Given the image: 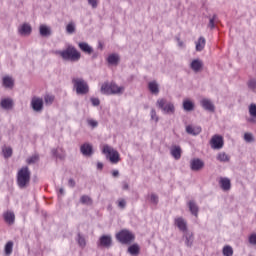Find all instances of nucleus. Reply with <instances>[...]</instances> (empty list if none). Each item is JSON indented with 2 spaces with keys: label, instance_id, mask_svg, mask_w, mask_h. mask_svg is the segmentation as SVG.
Returning <instances> with one entry per match:
<instances>
[{
  "label": "nucleus",
  "instance_id": "f257e3e1",
  "mask_svg": "<svg viewBox=\"0 0 256 256\" xmlns=\"http://www.w3.org/2000/svg\"><path fill=\"white\" fill-rule=\"evenodd\" d=\"M29 183H31V170L28 166H24L17 173V185L20 189H27Z\"/></svg>",
  "mask_w": 256,
  "mask_h": 256
},
{
  "label": "nucleus",
  "instance_id": "f03ea898",
  "mask_svg": "<svg viewBox=\"0 0 256 256\" xmlns=\"http://www.w3.org/2000/svg\"><path fill=\"white\" fill-rule=\"evenodd\" d=\"M60 55L64 61H79L81 59V53L77 51L73 45H69L65 50H60L56 52Z\"/></svg>",
  "mask_w": 256,
  "mask_h": 256
},
{
  "label": "nucleus",
  "instance_id": "7ed1b4c3",
  "mask_svg": "<svg viewBox=\"0 0 256 256\" xmlns=\"http://www.w3.org/2000/svg\"><path fill=\"white\" fill-rule=\"evenodd\" d=\"M156 107L162 111L164 115H175V104L167 101L165 98H159L156 101Z\"/></svg>",
  "mask_w": 256,
  "mask_h": 256
},
{
  "label": "nucleus",
  "instance_id": "20e7f679",
  "mask_svg": "<svg viewBox=\"0 0 256 256\" xmlns=\"http://www.w3.org/2000/svg\"><path fill=\"white\" fill-rule=\"evenodd\" d=\"M72 83L77 95H87L89 93V84L83 78H73Z\"/></svg>",
  "mask_w": 256,
  "mask_h": 256
},
{
  "label": "nucleus",
  "instance_id": "39448f33",
  "mask_svg": "<svg viewBox=\"0 0 256 256\" xmlns=\"http://www.w3.org/2000/svg\"><path fill=\"white\" fill-rule=\"evenodd\" d=\"M102 153L106 156V159H109L110 163L117 164L121 161L119 152L107 144L103 146Z\"/></svg>",
  "mask_w": 256,
  "mask_h": 256
},
{
  "label": "nucleus",
  "instance_id": "423d86ee",
  "mask_svg": "<svg viewBox=\"0 0 256 256\" xmlns=\"http://www.w3.org/2000/svg\"><path fill=\"white\" fill-rule=\"evenodd\" d=\"M116 239L123 245H129L135 241V236L128 230H122L116 234Z\"/></svg>",
  "mask_w": 256,
  "mask_h": 256
},
{
  "label": "nucleus",
  "instance_id": "0eeeda50",
  "mask_svg": "<svg viewBox=\"0 0 256 256\" xmlns=\"http://www.w3.org/2000/svg\"><path fill=\"white\" fill-rule=\"evenodd\" d=\"M113 246V237L110 234L102 235L97 241V247H103L104 249H110Z\"/></svg>",
  "mask_w": 256,
  "mask_h": 256
},
{
  "label": "nucleus",
  "instance_id": "6e6552de",
  "mask_svg": "<svg viewBox=\"0 0 256 256\" xmlns=\"http://www.w3.org/2000/svg\"><path fill=\"white\" fill-rule=\"evenodd\" d=\"M30 106L33 109V111H35V113H41V111H43V107H44L43 98L34 96L31 99Z\"/></svg>",
  "mask_w": 256,
  "mask_h": 256
},
{
  "label": "nucleus",
  "instance_id": "1a4fd4ad",
  "mask_svg": "<svg viewBox=\"0 0 256 256\" xmlns=\"http://www.w3.org/2000/svg\"><path fill=\"white\" fill-rule=\"evenodd\" d=\"M223 145H225L223 136L217 134L212 136L210 140L211 149H223Z\"/></svg>",
  "mask_w": 256,
  "mask_h": 256
},
{
  "label": "nucleus",
  "instance_id": "9d476101",
  "mask_svg": "<svg viewBox=\"0 0 256 256\" xmlns=\"http://www.w3.org/2000/svg\"><path fill=\"white\" fill-rule=\"evenodd\" d=\"M174 225L181 231L182 233H185L189 231V228L187 227V220L183 217H176L174 219Z\"/></svg>",
  "mask_w": 256,
  "mask_h": 256
},
{
  "label": "nucleus",
  "instance_id": "9b49d317",
  "mask_svg": "<svg viewBox=\"0 0 256 256\" xmlns=\"http://www.w3.org/2000/svg\"><path fill=\"white\" fill-rule=\"evenodd\" d=\"M200 105L202 108H204L205 111H209L210 113H215V104H213V101L208 98H203L200 101Z\"/></svg>",
  "mask_w": 256,
  "mask_h": 256
},
{
  "label": "nucleus",
  "instance_id": "f8f14e48",
  "mask_svg": "<svg viewBox=\"0 0 256 256\" xmlns=\"http://www.w3.org/2000/svg\"><path fill=\"white\" fill-rule=\"evenodd\" d=\"M80 152L84 157H91L93 155V145L86 142L80 146Z\"/></svg>",
  "mask_w": 256,
  "mask_h": 256
},
{
  "label": "nucleus",
  "instance_id": "ddd939ff",
  "mask_svg": "<svg viewBox=\"0 0 256 256\" xmlns=\"http://www.w3.org/2000/svg\"><path fill=\"white\" fill-rule=\"evenodd\" d=\"M183 239L186 247H193V242L195 241V236L193 232L187 230L186 232H183Z\"/></svg>",
  "mask_w": 256,
  "mask_h": 256
},
{
  "label": "nucleus",
  "instance_id": "4468645a",
  "mask_svg": "<svg viewBox=\"0 0 256 256\" xmlns=\"http://www.w3.org/2000/svg\"><path fill=\"white\" fill-rule=\"evenodd\" d=\"M190 69L194 71V73H200V71H203L202 60L199 58L192 60V62L190 63Z\"/></svg>",
  "mask_w": 256,
  "mask_h": 256
},
{
  "label": "nucleus",
  "instance_id": "2eb2a0df",
  "mask_svg": "<svg viewBox=\"0 0 256 256\" xmlns=\"http://www.w3.org/2000/svg\"><path fill=\"white\" fill-rule=\"evenodd\" d=\"M203 167H205V163L199 158L190 161V168L192 171H201Z\"/></svg>",
  "mask_w": 256,
  "mask_h": 256
},
{
  "label": "nucleus",
  "instance_id": "dca6fc26",
  "mask_svg": "<svg viewBox=\"0 0 256 256\" xmlns=\"http://www.w3.org/2000/svg\"><path fill=\"white\" fill-rule=\"evenodd\" d=\"M13 105H15V103L13 102V99H11V98H3L0 101V107H1V109H4L5 111H11V109H13Z\"/></svg>",
  "mask_w": 256,
  "mask_h": 256
},
{
  "label": "nucleus",
  "instance_id": "f3484780",
  "mask_svg": "<svg viewBox=\"0 0 256 256\" xmlns=\"http://www.w3.org/2000/svg\"><path fill=\"white\" fill-rule=\"evenodd\" d=\"M51 153L53 157H55L56 159H60L62 161L66 157L65 150L62 147L52 148Z\"/></svg>",
  "mask_w": 256,
  "mask_h": 256
},
{
  "label": "nucleus",
  "instance_id": "a211bd4d",
  "mask_svg": "<svg viewBox=\"0 0 256 256\" xmlns=\"http://www.w3.org/2000/svg\"><path fill=\"white\" fill-rule=\"evenodd\" d=\"M125 93V87L119 86L115 83H111L110 95H123Z\"/></svg>",
  "mask_w": 256,
  "mask_h": 256
},
{
  "label": "nucleus",
  "instance_id": "6ab92c4d",
  "mask_svg": "<svg viewBox=\"0 0 256 256\" xmlns=\"http://www.w3.org/2000/svg\"><path fill=\"white\" fill-rule=\"evenodd\" d=\"M183 151L181 150V146L174 145L170 149V154L172 155L173 158L176 159V161H179L181 159V153Z\"/></svg>",
  "mask_w": 256,
  "mask_h": 256
},
{
  "label": "nucleus",
  "instance_id": "aec40b11",
  "mask_svg": "<svg viewBox=\"0 0 256 256\" xmlns=\"http://www.w3.org/2000/svg\"><path fill=\"white\" fill-rule=\"evenodd\" d=\"M31 25L24 23L22 24L19 28H18V33H20V35L22 36H27V35H31Z\"/></svg>",
  "mask_w": 256,
  "mask_h": 256
},
{
  "label": "nucleus",
  "instance_id": "412c9836",
  "mask_svg": "<svg viewBox=\"0 0 256 256\" xmlns=\"http://www.w3.org/2000/svg\"><path fill=\"white\" fill-rule=\"evenodd\" d=\"M2 85L6 89H13L15 81L13 80V78H11V76H4L2 79Z\"/></svg>",
  "mask_w": 256,
  "mask_h": 256
},
{
  "label": "nucleus",
  "instance_id": "4be33fe9",
  "mask_svg": "<svg viewBox=\"0 0 256 256\" xmlns=\"http://www.w3.org/2000/svg\"><path fill=\"white\" fill-rule=\"evenodd\" d=\"M186 133H188V135L197 136L201 133V126L188 125L186 126Z\"/></svg>",
  "mask_w": 256,
  "mask_h": 256
},
{
  "label": "nucleus",
  "instance_id": "5701e85b",
  "mask_svg": "<svg viewBox=\"0 0 256 256\" xmlns=\"http://www.w3.org/2000/svg\"><path fill=\"white\" fill-rule=\"evenodd\" d=\"M188 209L190 213L194 215V217L199 215V206H197V203L194 200H190L188 202Z\"/></svg>",
  "mask_w": 256,
  "mask_h": 256
},
{
  "label": "nucleus",
  "instance_id": "b1692460",
  "mask_svg": "<svg viewBox=\"0 0 256 256\" xmlns=\"http://www.w3.org/2000/svg\"><path fill=\"white\" fill-rule=\"evenodd\" d=\"M219 185L222 190L229 191L231 189V180L229 178H220Z\"/></svg>",
  "mask_w": 256,
  "mask_h": 256
},
{
  "label": "nucleus",
  "instance_id": "393cba45",
  "mask_svg": "<svg viewBox=\"0 0 256 256\" xmlns=\"http://www.w3.org/2000/svg\"><path fill=\"white\" fill-rule=\"evenodd\" d=\"M79 49L83 51V53H87V55H91L93 53V47H91L88 43L86 42H80L78 44Z\"/></svg>",
  "mask_w": 256,
  "mask_h": 256
},
{
  "label": "nucleus",
  "instance_id": "a878e982",
  "mask_svg": "<svg viewBox=\"0 0 256 256\" xmlns=\"http://www.w3.org/2000/svg\"><path fill=\"white\" fill-rule=\"evenodd\" d=\"M148 89L152 95H159V84L157 81H152L148 83Z\"/></svg>",
  "mask_w": 256,
  "mask_h": 256
},
{
  "label": "nucleus",
  "instance_id": "bb28decb",
  "mask_svg": "<svg viewBox=\"0 0 256 256\" xmlns=\"http://www.w3.org/2000/svg\"><path fill=\"white\" fill-rule=\"evenodd\" d=\"M182 107H183L184 111L191 112V111H194V109H195V103H193V101H191L189 99H186L183 101Z\"/></svg>",
  "mask_w": 256,
  "mask_h": 256
},
{
  "label": "nucleus",
  "instance_id": "cd10ccee",
  "mask_svg": "<svg viewBox=\"0 0 256 256\" xmlns=\"http://www.w3.org/2000/svg\"><path fill=\"white\" fill-rule=\"evenodd\" d=\"M216 159L217 161H220V163H229V161H231V157L225 152L218 153Z\"/></svg>",
  "mask_w": 256,
  "mask_h": 256
},
{
  "label": "nucleus",
  "instance_id": "c85d7f7f",
  "mask_svg": "<svg viewBox=\"0 0 256 256\" xmlns=\"http://www.w3.org/2000/svg\"><path fill=\"white\" fill-rule=\"evenodd\" d=\"M102 95H111V83L104 82L100 89Z\"/></svg>",
  "mask_w": 256,
  "mask_h": 256
},
{
  "label": "nucleus",
  "instance_id": "c756f323",
  "mask_svg": "<svg viewBox=\"0 0 256 256\" xmlns=\"http://www.w3.org/2000/svg\"><path fill=\"white\" fill-rule=\"evenodd\" d=\"M4 219H5L6 223H8L9 225H13L15 223V213L6 212L4 214Z\"/></svg>",
  "mask_w": 256,
  "mask_h": 256
},
{
  "label": "nucleus",
  "instance_id": "7c9ffc66",
  "mask_svg": "<svg viewBox=\"0 0 256 256\" xmlns=\"http://www.w3.org/2000/svg\"><path fill=\"white\" fill-rule=\"evenodd\" d=\"M39 31L41 37H49L51 35V28L46 25H40Z\"/></svg>",
  "mask_w": 256,
  "mask_h": 256
},
{
  "label": "nucleus",
  "instance_id": "2f4dec72",
  "mask_svg": "<svg viewBox=\"0 0 256 256\" xmlns=\"http://www.w3.org/2000/svg\"><path fill=\"white\" fill-rule=\"evenodd\" d=\"M205 37L201 36L196 42V51L201 52L205 49Z\"/></svg>",
  "mask_w": 256,
  "mask_h": 256
},
{
  "label": "nucleus",
  "instance_id": "473e14b6",
  "mask_svg": "<svg viewBox=\"0 0 256 256\" xmlns=\"http://www.w3.org/2000/svg\"><path fill=\"white\" fill-rule=\"evenodd\" d=\"M107 62L109 63V65H117L119 63V55L110 54L107 58Z\"/></svg>",
  "mask_w": 256,
  "mask_h": 256
},
{
  "label": "nucleus",
  "instance_id": "72a5a7b5",
  "mask_svg": "<svg viewBox=\"0 0 256 256\" xmlns=\"http://www.w3.org/2000/svg\"><path fill=\"white\" fill-rule=\"evenodd\" d=\"M216 23H219V17L217 16V14H214L212 17L209 18L208 28L214 29Z\"/></svg>",
  "mask_w": 256,
  "mask_h": 256
},
{
  "label": "nucleus",
  "instance_id": "f704fd0d",
  "mask_svg": "<svg viewBox=\"0 0 256 256\" xmlns=\"http://www.w3.org/2000/svg\"><path fill=\"white\" fill-rule=\"evenodd\" d=\"M76 30H77V27L75 26V22H69L66 25V33L68 35H73V33H75Z\"/></svg>",
  "mask_w": 256,
  "mask_h": 256
},
{
  "label": "nucleus",
  "instance_id": "c9c22d12",
  "mask_svg": "<svg viewBox=\"0 0 256 256\" xmlns=\"http://www.w3.org/2000/svg\"><path fill=\"white\" fill-rule=\"evenodd\" d=\"M4 253L6 256H11L13 253V241H8L4 247Z\"/></svg>",
  "mask_w": 256,
  "mask_h": 256
},
{
  "label": "nucleus",
  "instance_id": "e433bc0d",
  "mask_svg": "<svg viewBox=\"0 0 256 256\" xmlns=\"http://www.w3.org/2000/svg\"><path fill=\"white\" fill-rule=\"evenodd\" d=\"M80 203L82 205H93V199L88 195H83L80 197Z\"/></svg>",
  "mask_w": 256,
  "mask_h": 256
},
{
  "label": "nucleus",
  "instance_id": "4c0bfd02",
  "mask_svg": "<svg viewBox=\"0 0 256 256\" xmlns=\"http://www.w3.org/2000/svg\"><path fill=\"white\" fill-rule=\"evenodd\" d=\"M243 139L245 143H255V136L251 132L244 133Z\"/></svg>",
  "mask_w": 256,
  "mask_h": 256
},
{
  "label": "nucleus",
  "instance_id": "58836bf2",
  "mask_svg": "<svg viewBox=\"0 0 256 256\" xmlns=\"http://www.w3.org/2000/svg\"><path fill=\"white\" fill-rule=\"evenodd\" d=\"M139 244H133L128 248V253H130V255H139Z\"/></svg>",
  "mask_w": 256,
  "mask_h": 256
},
{
  "label": "nucleus",
  "instance_id": "ea45409f",
  "mask_svg": "<svg viewBox=\"0 0 256 256\" xmlns=\"http://www.w3.org/2000/svg\"><path fill=\"white\" fill-rule=\"evenodd\" d=\"M2 153H3L4 159H9V157H12L13 155V148L5 147L2 149Z\"/></svg>",
  "mask_w": 256,
  "mask_h": 256
},
{
  "label": "nucleus",
  "instance_id": "a19ab883",
  "mask_svg": "<svg viewBox=\"0 0 256 256\" xmlns=\"http://www.w3.org/2000/svg\"><path fill=\"white\" fill-rule=\"evenodd\" d=\"M222 253L224 256H233V247L230 245H226L222 249Z\"/></svg>",
  "mask_w": 256,
  "mask_h": 256
},
{
  "label": "nucleus",
  "instance_id": "79ce46f5",
  "mask_svg": "<svg viewBox=\"0 0 256 256\" xmlns=\"http://www.w3.org/2000/svg\"><path fill=\"white\" fill-rule=\"evenodd\" d=\"M37 161H39V154H35L31 157H29L27 160H26V163L28 165H33L34 163H37Z\"/></svg>",
  "mask_w": 256,
  "mask_h": 256
},
{
  "label": "nucleus",
  "instance_id": "37998d69",
  "mask_svg": "<svg viewBox=\"0 0 256 256\" xmlns=\"http://www.w3.org/2000/svg\"><path fill=\"white\" fill-rule=\"evenodd\" d=\"M77 242L82 248H84L87 245V241L85 240V237L81 235V233L78 234Z\"/></svg>",
  "mask_w": 256,
  "mask_h": 256
},
{
  "label": "nucleus",
  "instance_id": "c03bdc74",
  "mask_svg": "<svg viewBox=\"0 0 256 256\" xmlns=\"http://www.w3.org/2000/svg\"><path fill=\"white\" fill-rule=\"evenodd\" d=\"M55 101V96L53 95H46L44 97V103L45 105H53V102Z\"/></svg>",
  "mask_w": 256,
  "mask_h": 256
},
{
  "label": "nucleus",
  "instance_id": "a18cd8bd",
  "mask_svg": "<svg viewBox=\"0 0 256 256\" xmlns=\"http://www.w3.org/2000/svg\"><path fill=\"white\" fill-rule=\"evenodd\" d=\"M88 127H91V129H96V127H99V122L93 119H87L86 120Z\"/></svg>",
  "mask_w": 256,
  "mask_h": 256
},
{
  "label": "nucleus",
  "instance_id": "49530a36",
  "mask_svg": "<svg viewBox=\"0 0 256 256\" xmlns=\"http://www.w3.org/2000/svg\"><path fill=\"white\" fill-rule=\"evenodd\" d=\"M150 117H151V121H154L155 123H159V116H157V111H155V109H151L150 111Z\"/></svg>",
  "mask_w": 256,
  "mask_h": 256
},
{
  "label": "nucleus",
  "instance_id": "de8ad7c7",
  "mask_svg": "<svg viewBox=\"0 0 256 256\" xmlns=\"http://www.w3.org/2000/svg\"><path fill=\"white\" fill-rule=\"evenodd\" d=\"M247 86L251 91H255L256 89V79L252 78L247 82Z\"/></svg>",
  "mask_w": 256,
  "mask_h": 256
},
{
  "label": "nucleus",
  "instance_id": "09e8293b",
  "mask_svg": "<svg viewBox=\"0 0 256 256\" xmlns=\"http://www.w3.org/2000/svg\"><path fill=\"white\" fill-rule=\"evenodd\" d=\"M249 114L251 117L256 118V104H250L249 105Z\"/></svg>",
  "mask_w": 256,
  "mask_h": 256
},
{
  "label": "nucleus",
  "instance_id": "8fccbe9b",
  "mask_svg": "<svg viewBox=\"0 0 256 256\" xmlns=\"http://www.w3.org/2000/svg\"><path fill=\"white\" fill-rule=\"evenodd\" d=\"M150 202L153 203V205H157V203H159V196L156 194H151Z\"/></svg>",
  "mask_w": 256,
  "mask_h": 256
},
{
  "label": "nucleus",
  "instance_id": "3c124183",
  "mask_svg": "<svg viewBox=\"0 0 256 256\" xmlns=\"http://www.w3.org/2000/svg\"><path fill=\"white\" fill-rule=\"evenodd\" d=\"M88 5H90L92 9H97L99 0H88Z\"/></svg>",
  "mask_w": 256,
  "mask_h": 256
},
{
  "label": "nucleus",
  "instance_id": "603ef678",
  "mask_svg": "<svg viewBox=\"0 0 256 256\" xmlns=\"http://www.w3.org/2000/svg\"><path fill=\"white\" fill-rule=\"evenodd\" d=\"M118 207L120 209H125V207H127V201H125V199H119L118 200Z\"/></svg>",
  "mask_w": 256,
  "mask_h": 256
},
{
  "label": "nucleus",
  "instance_id": "864d4df0",
  "mask_svg": "<svg viewBox=\"0 0 256 256\" xmlns=\"http://www.w3.org/2000/svg\"><path fill=\"white\" fill-rule=\"evenodd\" d=\"M90 101L93 107H99V105H101V101L99 100V98H91Z\"/></svg>",
  "mask_w": 256,
  "mask_h": 256
},
{
  "label": "nucleus",
  "instance_id": "5fc2aeb1",
  "mask_svg": "<svg viewBox=\"0 0 256 256\" xmlns=\"http://www.w3.org/2000/svg\"><path fill=\"white\" fill-rule=\"evenodd\" d=\"M249 244L250 245H256V234H252L249 237Z\"/></svg>",
  "mask_w": 256,
  "mask_h": 256
},
{
  "label": "nucleus",
  "instance_id": "6e6d98bb",
  "mask_svg": "<svg viewBox=\"0 0 256 256\" xmlns=\"http://www.w3.org/2000/svg\"><path fill=\"white\" fill-rule=\"evenodd\" d=\"M112 177H115V178L119 177V170H113Z\"/></svg>",
  "mask_w": 256,
  "mask_h": 256
},
{
  "label": "nucleus",
  "instance_id": "4d7b16f0",
  "mask_svg": "<svg viewBox=\"0 0 256 256\" xmlns=\"http://www.w3.org/2000/svg\"><path fill=\"white\" fill-rule=\"evenodd\" d=\"M68 185H69V187H75V180L69 179Z\"/></svg>",
  "mask_w": 256,
  "mask_h": 256
},
{
  "label": "nucleus",
  "instance_id": "13d9d810",
  "mask_svg": "<svg viewBox=\"0 0 256 256\" xmlns=\"http://www.w3.org/2000/svg\"><path fill=\"white\" fill-rule=\"evenodd\" d=\"M122 188L124 191H127V189H129V184L127 182H123Z\"/></svg>",
  "mask_w": 256,
  "mask_h": 256
},
{
  "label": "nucleus",
  "instance_id": "bf43d9fd",
  "mask_svg": "<svg viewBox=\"0 0 256 256\" xmlns=\"http://www.w3.org/2000/svg\"><path fill=\"white\" fill-rule=\"evenodd\" d=\"M97 169H99L101 171L103 169V163L98 162L97 163Z\"/></svg>",
  "mask_w": 256,
  "mask_h": 256
},
{
  "label": "nucleus",
  "instance_id": "052dcab7",
  "mask_svg": "<svg viewBox=\"0 0 256 256\" xmlns=\"http://www.w3.org/2000/svg\"><path fill=\"white\" fill-rule=\"evenodd\" d=\"M178 45L179 47H185V43H183V41H181L180 39H178Z\"/></svg>",
  "mask_w": 256,
  "mask_h": 256
},
{
  "label": "nucleus",
  "instance_id": "680f3d73",
  "mask_svg": "<svg viewBox=\"0 0 256 256\" xmlns=\"http://www.w3.org/2000/svg\"><path fill=\"white\" fill-rule=\"evenodd\" d=\"M59 193H60V195H65V189L60 188V189H59Z\"/></svg>",
  "mask_w": 256,
  "mask_h": 256
},
{
  "label": "nucleus",
  "instance_id": "e2e57ef3",
  "mask_svg": "<svg viewBox=\"0 0 256 256\" xmlns=\"http://www.w3.org/2000/svg\"><path fill=\"white\" fill-rule=\"evenodd\" d=\"M99 47H100V49H103V45L101 43L99 44Z\"/></svg>",
  "mask_w": 256,
  "mask_h": 256
}]
</instances>
